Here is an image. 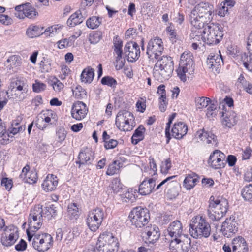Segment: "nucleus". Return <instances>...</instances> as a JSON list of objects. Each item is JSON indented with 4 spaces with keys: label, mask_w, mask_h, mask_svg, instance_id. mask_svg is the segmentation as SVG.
Here are the masks:
<instances>
[{
    "label": "nucleus",
    "mask_w": 252,
    "mask_h": 252,
    "mask_svg": "<svg viewBox=\"0 0 252 252\" xmlns=\"http://www.w3.org/2000/svg\"><path fill=\"white\" fill-rule=\"evenodd\" d=\"M15 15L19 19H24L26 17L30 19L33 18L38 15L35 9L29 3L18 5L15 7Z\"/></svg>",
    "instance_id": "nucleus-13"
},
{
    "label": "nucleus",
    "mask_w": 252,
    "mask_h": 252,
    "mask_svg": "<svg viewBox=\"0 0 252 252\" xmlns=\"http://www.w3.org/2000/svg\"><path fill=\"white\" fill-rule=\"evenodd\" d=\"M42 30L38 26L31 25L27 30L26 34L30 38L38 37L42 34Z\"/></svg>",
    "instance_id": "nucleus-41"
},
{
    "label": "nucleus",
    "mask_w": 252,
    "mask_h": 252,
    "mask_svg": "<svg viewBox=\"0 0 252 252\" xmlns=\"http://www.w3.org/2000/svg\"><path fill=\"white\" fill-rule=\"evenodd\" d=\"M45 217L43 209L39 205L35 206L30 212L28 219L29 229L31 232H36L41 226L43 218Z\"/></svg>",
    "instance_id": "nucleus-10"
},
{
    "label": "nucleus",
    "mask_w": 252,
    "mask_h": 252,
    "mask_svg": "<svg viewBox=\"0 0 252 252\" xmlns=\"http://www.w3.org/2000/svg\"><path fill=\"white\" fill-rule=\"evenodd\" d=\"M168 234L166 238L169 237L172 239L176 238H181L185 235L182 234L183 229L182 224L179 220H175L169 226L168 229Z\"/></svg>",
    "instance_id": "nucleus-23"
},
{
    "label": "nucleus",
    "mask_w": 252,
    "mask_h": 252,
    "mask_svg": "<svg viewBox=\"0 0 252 252\" xmlns=\"http://www.w3.org/2000/svg\"><path fill=\"white\" fill-rule=\"evenodd\" d=\"M188 131V127L183 122H178L174 125L171 129L172 136L176 139H181Z\"/></svg>",
    "instance_id": "nucleus-26"
},
{
    "label": "nucleus",
    "mask_w": 252,
    "mask_h": 252,
    "mask_svg": "<svg viewBox=\"0 0 252 252\" xmlns=\"http://www.w3.org/2000/svg\"><path fill=\"white\" fill-rule=\"evenodd\" d=\"M190 22L191 25L193 26L192 29V33L191 34V37L196 40H199L200 39L201 34L195 33V32L203 30L206 28V25L203 21H200V19L198 16L190 14Z\"/></svg>",
    "instance_id": "nucleus-22"
},
{
    "label": "nucleus",
    "mask_w": 252,
    "mask_h": 252,
    "mask_svg": "<svg viewBox=\"0 0 252 252\" xmlns=\"http://www.w3.org/2000/svg\"><path fill=\"white\" fill-rule=\"evenodd\" d=\"M180 184L177 181H171L167 183L166 193L168 198L170 199L175 198L179 192Z\"/></svg>",
    "instance_id": "nucleus-30"
},
{
    "label": "nucleus",
    "mask_w": 252,
    "mask_h": 252,
    "mask_svg": "<svg viewBox=\"0 0 252 252\" xmlns=\"http://www.w3.org/2000/svg\"><path fill=\"white\" fill-rule=\"evenodd\" d=\"M207 65L210 69H215L217 70L222 63H223L222 56L217 54L211 53L207 58Z\"/></svg>",
    "instance_id": "nucleus-25"
},
{
    "label": "nucleus",
    "mask_w": 252,
    "mask_h": 252,
    "mask_svg": "<svg viewBox=\"0 0 252 252\" xmlns=\"http://www.w3.org/2000/svg\"><path fill=\"white\" fill-rule=\"evenodd\" d=\"M56 92H60L64 87V85L55 76H51L48 81Z\"/></svg>",
    "instance_id": "nucleus-43"
},
{
    "label": "nucleus",
    "mask_w": 252,
    "mask_h": 252,
    "mask_svg": "<svg viewBox=\"0 0 252 252\" xmlns=\"http://www.w3.org/2000/svg\"><path fill=\"white\" fill-rule=\"evenodd\" d=\"M67 216L71 220H76L79 216L80 210L76 203H71L68 205Z\"/></svg>",
    "instance_id": "nucleus-35"
},
{
    "label": "nucleus",
    "mask_w": 252,
    "mask_h": 252,
    "mask_svg": "<svg viewBox=\"0 0 252 252\" xmlns=\"http://www.w3.org/2000/svg\"><path fill=\"white\" fill-rule=\"evenodd\" d=\"M176 116V113H173L170 115L168 119V122L167 123V126L165 128V135L167 138L166 143H168L171 139V134L170 132V125L172 124L173 120L174 119Z\"/></svg>",
    "instance_id": "nucleus-49"
},
{
    "label": "nucleus",
    "mask_w": 252,
    "mask_h": 252,
    "mask_svg": "<svg viewBox=\"0 0 252 252\" xmlns=\"http://www.w3.org/2000/svg\"><path fill=\"white\" fill-rule=\"evenodd\" d=\"M168 239L169 248L172 252H188L190 248L191 239L188 235H184L181 238H165Z\"/></svg>",
    "instance_id": "nucleus-11"
},
{
    "label": "nucleus",
    "mask_w": 252,
    "mask_h": 252,
    "mask_svg": "<svg viewBox=\"0 0 252 252\" xmlns=\"http://www.w3.org/2000/svg\"><path fill=\"white\" fill-rule=\"evenodd\" d=\"M134 117L131 112L126 110H121L116 116L115 125L121 131H131L134 126Z\"/></svg>",
    "instance_id": "nucleus-9"
},
{
    "label": "nucleus",
    "mask_w": 252,
    "mask_h": 252,
    "mask_svg": "<svg viewBox=\"0 0 252 252\" xmlns=\"http://www.w3.org/2000/svg\"><path fill=\"white\" fill-rule=\"evenodd\" d=\"M156 186V180L153 178L145 179L140 184L139 187V193L142 195H147L150 194L154 190Z\"/></svg>",
    "instance_id": "nucleus-24"
},
{
    "label": "nucleus",
    "mask_w": 252,
    "mask_h": 252,
    "mask_svg": "<svg viewBox=\"0 0 252 252\" xmlns=\"http://www.w3.org/2000/svg\"><path fill=\"white\" fill-rule=\"evenodd\" d=\"M9 89H11V92L14 93L16 97H18L19 99H23L27 92L24 82L20 80L12 81Z\"/></svg>",
    "instance_id": "nucleus-20"
},
{
    "label": "nucleus",
    "mask_w": 252,
    "mask_h": 252,
    "mask_svg": "<svg viewBox=\"0 0 252 252\" xmlns=\"http://www.w3.org/2000/svg\"><path fill=\"white\" fill-rule=\"evenodd\" d=\"M114 54L117 55L123 54V41L119 36H115L113 40Z\"/></svg>",
    "instance_id": "nucleus-39"
},
{
    "label": "nucleus",
    "mask_w": 252,
    "mask_h": 252,
    "mask_svg": "<svg viewBox=\"0 0 252 252\" xmlns=\"http://www.w3.org/2000/svg\"><path fill=\"white\" fill-rule=\"evenodd\" d=\"M122 166L123 163L120 161L114 160L111 164L109 165L106 174L109 176L117 174Z\"/></svg>",
    "instance_id": "nucleus-37"
},
{
    "label": "nucleus",
    "mask_w": 252,
    "mask_h": 252,
    "mask_svg": "<svg viewBox=\"0 0 252 252\" xmlns=\"http://www.w3.org/2000/svg\"><path fill=\"white\" fill-rule=\"evenodd\" d=\"M124 53L128 62H135L140 57L139 46L135 42H127L125 46Z\"/></svg>",
    "instance_id": "nucleus-14"
},
{
    "label": "nucleus",
    "mask_w": 252,
    "mask_h": 252,
    "mask_svg": "<svg viewBox=\"0 0 252 252\" xmlns=\"http://www.w3.org/2000/svg\"><path fill=\"white\" fill-rule=\"evenodd\" d=\"M12 180H8V178H3L1 181V185L5 187L6 189L9 190L12 187Z\"/></svg>",
    "instance_id": "nucleus-64"
},
{
    "label": "nucleus",
    "mask_w": 252,
    "mask_h": 252,
    "mask_svg": "<svg viewBox=\"0 0 252 252\" xmlns=\"http://www.w3.org/2000/svg\"><path fill=\"white\" fill-rule=\"evenodd\" d=\"M74 42V37H70L68 39L65 38L60 40L57 42L58 46L60 49H63L67 47L71 46Z\"/></svg>",
    "instance_id": "nucleus-46"
},
{
    "label": "nucleus",
    "mask_w": 252,
    "mask_h": 252,
    "mask_svg": "<svg viewBox=\"0 0 252 252\" xmlns=\"http://www.w3.org/2000/svg\"><path fill=\"white\" fill-rule=\"evenodd\" d=\"M118 145V142L116 140L110 139L104 142V147L106 149H113Z\"/></svg>",
    "instance_id": "nucleus-61"
},
{
    "label": "nucleus",
    "mask_w": 252,
    "mask_h": 252,
    "mask_svg": "<svg viewBox=\"0 0 252 252\" xmlns=\"http://www.w3.org/2000/svg\"><path fill=\"white\" fill-rule=\"evenodd\" d=\"M43 211L44 215L46 214L48 216L50 215L51 217H54L57 215L56 207L55 206V205L53 204L49 206V207H46Z\"/></svg>",
    "instance_id": "nucleus-59"
},
{
    "label": "nucleus",
    "mask_w": 252,
    "mask_h": 252,
    "mask_svg": "<svg viewBox=\"0 0 252 252\" xmlns=\"http://www.w3.org/2000/svg\"><path fill=\"white\" fill-rule=\"evenodd\" d=\"M163 42L159 37L151 39L147 47L146 54L150 60L158 59L163 51Z\"/></svg>",
    "instance_id": "nucleus-12"
},
{
    "label": "nucleus",
    "mask_w": 252,
    "mask_h": 252,
    "mask_svg": "<svg viewBox=\"0 0 252 252\" xmlns=\"http://www.w3.org/2000/svg\"><path fill=\"white\" fill-rule=\"evenodd\" d=\"M41 65H42V72H49L51 71V63L49 61L45 60L44 61H41L40 65L41 66Z\"/></svg>",
    "instance_id": "nucleus-62"
},
{
    "label": "nucleus",
    "mask_w": 252,
    "mask_h": 252,
    "mask_svg": "<svg viewBox=\"0 0 252 252\" xmlns=\"http://www.w3.org/2000/svg\"><path fill=\"white\" fill-rule=\"evenodd\" d=\"M86 222L90 229L92 231H96L100 227L101 222L94 220L91 218H87Z\"/></svg>",
    "instance_id": "nucleus-48"
},
{
    "label": "nucleus",
    "mask_w": 252,
    "mask_h": 252,
    "mask_svg": "<svg viewBox=\"0 0 252 252\" xmlns=\"http://www.w3.org/2000/svg\"><path fill=\"white\" fill-rule=\"evenodd\" d=\"M208 106L206 112L207 117L209 118L215 117L218 111L217 101L215 100H212Z\"/></svg>",
    "instance_id": "nucleus-40"
},
{
    "label": "nucleus",
    "mask_w": 252,
    "mask_h": 252,
    "mask_svg": "<svg viewBox=\"0 0 252 252\" xmlns=\"http://www.w3.org/2000/svg\"><path fill=\"white\" fill-rule=\"evenodd\" d=\"M228 202L224 198H215L210 197L207 209V215L212 221H219L226 213L228 209Z\"/></svg>",
    "instance_id": "nucleus-2"
},
{
    "label": "nucleus",
    "mask_w": 252,
    "mask_h": 252,
    "mask_svg": "<svg viewBox=\"0 0 252 252\" xmlns=\"http://www.w3.org/2000/svg\"><path fill=\"white\" fill-rule=\"evenodd\" d=\"M88 112L86 104L82 101H77L73 103L71 113L72 117L76 120H81L84 119Z\"/></svg>",
    "instance_id": "nucleus-19"
},
{
    "label": "nucleus",
    "mask_w": 252,
    "mask_h": 252,
    "mask_svg": "<svg viewBox=\"0 0 252 252\" xmlns=\"http://www.w3.org/2000/svg\"><path fill=\"white\" fill-rule=\"evenodd\" d=\"M189 233L196 239L208 238L211 234V226L205 218L197 216L192 219L190 224Z\"/></svg>",
    "instance_id": "nucleus-5"
},
{
    "label": "nucleus",
    "mask_w": 252,
    "mask_h": 252,
    "mask_svg": "<svg viewBox=\"0 0 252 252\" xmlns=\"http://www.w3.org/2000/svg\"><path fill=\"white\" fill-rule=\"evenodd\" d=\"M199 176L196 173L191 172L186 175L183 182V186L187 190H190L199 182Z\"/></svg>",
    "instance_id": "nucleus-31"
},
{
    "label": "nucleus",
    "mask_w": 252,
    "mask_h": 252,
    "mask_svg": "<svg viewBox=\"0 0 252 252\" xmlns=\"http://www.w3.org/2000/svg\"><path fill=\"white\" fill-rule=\"evenodd\" d=\"M37 174L34 172L30 173V176L24 177L22 180L24 182L32 184L37 181Z\"/></svg>",
    "instance_id": "nucleus-55"
},
{
    "label": "nucleus",
    "mask_w": 252,
    "mask_h": 252,
    "mask_svg": "<svg viewBox=\"0 0 252 252\" xmlns=\"http://www.w3.org/2000/svg\"><path fill=\"white\" fill-rule=\"evenodd\" d=\"M238 231V224L235 217L232 216L226 219L222 223L221 232L227 237L231 236Z\"/></svg>",
    "instance_id": "nucleus-16"
},
{
    "label": "nucleus",
    "mask_w": 252,
    "mask_h": 252,
    "mask_svg": "<svg viewBox=\"0 0 252 252\" xmlns=\"http://www.w3.org/2000/svg\"><path fill=\"white\" fill-rule=\"evenodd\" d=\"M94 77V69L90 66L84 68L80 75V79L82 82L91 83Z\"/></svg>",
    "instance_id": "nucleus-32"
},
{
    "label": "nucleus",
    "mask_w": 252,
    "mask_h": 252,
    "mask_svg": "<svg viewBox=\"0 0 252 252\" xmlns=\"http://www.w3.org/2000/svg\"><path fill=\"white\" fill-rule=\"evenodd\" d=\"M27 244L26 242L23 239H21L19 243L15 246V249L18 252H22L27 248Z\"/></svg>",
    "instance_id": "nucleus-60"
},
{
    "label": "nucleus",
    "mask_w": 252,
    "mask_h": 252,
    "mask_svg": "<svg viewBox=\"0 0 252 252\" xmlns=\"http://www.w3.org/2000/svg\"><path fill=\"white\" fill-rule=\"evenodd\" d=\"M84 18L83 17L80 11L76 12L72 14L68 19L67 24L70 27H74L78 24H81L84 20Z\"/></svg>",
    "instance_id": "nucleus-36"
},
{
    "label": "nucleus",
    "mask_w": 252,
    "mask_h": 252,
    "mask_svg": "<svg viewBox=\"0 0 252 252\" xmlns=\"http://www.w3.org/2000/svg\"><path fill=\"white\" fill-rule=\"evenodd\" d=\"M56 135L60 142H63L66 137V131L63 128H60L57 131Z\"/></svg>",
    "instance_id": "nucleus-58"
},
{
    "label": "nucleus",
    "mask_w": 252,
    "mask_h": 252,
    "mask_svg": "<svg viewBox=\"0 0 252 252\" xmlns=\"http://www.w3.org/2000/svg\"><path fill=\"white\" fill-rule=\"evenodd\" d=\"M73 94L77 99H82L87 95L86 91L80 86H77L72 89Z\"/></svg>",
    "instance_id": "nucleus-47"
},
{
    "label": "nucleus",
    "mask_w": 252,
    "mask_h": 252,
    "mask_svg": "<svg viewBox=\"0 0 252 252\" xmlns=\"http://www.w3.org/2000/svg\"><path fill=\"white\" fill-rule=\"evenodd\" d=\"M236 114L234 112H228L226 113L222 123L223 125L230 128L236 124Z\"/></svg>",
    "instance_id": "nucleus-38"
},
{
    "label": "nucleus",
    "mask_w": 252,
    "mask_h": 252,
    "mask_svg": "<svg viewBox=\"0 0 252 252\" xmlns=\"http://www.w3.org/2000/svg\"><path fill=\"white\" fill-rule=\"evenodd\" d=\"M145 131V128L142 125H140L134 131L133 134V137L136 138H139L141 139H143L144 135L143 134Z\"/></svg>",
    "instance_id": "nucleus-56"
},
{
    "label": "nucleus",
    "mask_w": 252,
    "mask_h": 252,
    "mask_svg": "<svg viewBox=\"0 0 252 252\" xmlns=\"http://www.w3.org/2000/svg\"><path fill=\"white\" fill-rule=\"evenodd\" d=\"M131 225L136 228H141L148 224L150 219L148 209L140 206L133 208L129 215Z\"/></svg>",
    "instance_id": "nucleus-8"
},
{
    "label": "nucleus",
    "mask_w": 252,
    "mask_h": 252,
    "mask_svg": "<svg viewBox=\"0 0 252 252\" xmlns=\"http://www.w3.org/2000/svg\"><path fill=\"white\" fill-rule=\"evenodd\" d=\"M0 22L8 25L11 24V19L7 15L0 14Z\"/></svg>",
    "instance_id": "nucleus-63"
},
{
    "label": "nucleus",
    "mask_w": 252,
    "mask_h": 252,
    "mask_svg": "<svg viewBox=\"0 0 252 252\" xmlns=\"http://www.w3.org/2000/svg\"><path fill=\"white\" fill-rule=\"evenodd\" d=\"M94 216L98 218V220L103 221L104 218V212L103 210L101 208H96L91 211Z\"/></svg>",
    "instance_id": "nucleus-57"
},
{
    "label": "nucleus",
    "mask_w": 252,
    "mask_h": 252,
    "mask_svg": "<svg viewBox=\"0 0 252 252\" xmlns=\"http://www.w3.org/2000/svg\"><path fill=\"white\" fill-rule=\"evenodd\" d=\"M213 6L209 5L208 3L201 2L196 5L191 11V14L198 16L199 19L205 17L210 20L212 18L211 16L213 10Z\"/></svg>",
    "instance_id": "nucleus-15"
},
{
    "label": "nucleus",
    "mask_w": 252,
    "mask_h": 252,
    "mask_svg": "<svg viewBox=\"0 0 252 252\" xmlns=\"http://www.w3.org/2000/svg\"><path fill=\"white\" fill-rule=\"evenodd\" d=\"M96 245L99 252H117L119 248L117 238L110 232L100 234Z\"/></svg>",
    "instance_id": "nucleus-7"
},
{
    "label": "nucleus",
    "mask_w": 252,
    "mask_h": 252,
    "mask_svg": "<svg viewBox=\"0 0 252 252\" xmlns=\"http://www.w3.org/2000/svg\"><path fill=\"white\" fill-rule=\"evenodd\" d=\"M101 38V33L99 32H94L90 34L89 40L91 44H95L97 43Z\"/></svg>",
    "instance_id": "nucleus-52"
},
{
    "label": "nucleus",
    "mask_w": 252,
    "mask_h": 252,
    "mask_svg": "<svg viewBox=\"0 0 252 252\" xmlns=\"http://www.w3.org/2000/svg\"><path fill=\"white\" fill-rule=\"evenodd\" d=\"M26 233L28 241L32 242L33 248L38 252H45L53 245V238L48 233H36L31 232L29 229H27Z\"/></svg>",
    "instance_id": "nucleus-3"
},
{
    "label": "nucleus",
    "mask_w": 252,
    "mask_h": 252,
    "mask_svg": "<svg viewBox=\"0 0 252 252\" xmlns=\"http://www.w3.org/2000/svg\"><path fill=\"white\" fill-rule=\"evenodd\" d=\"M125 59L122 57V55H117L115 57V61L114 65L116 70H119L123 68L125 65Z\"/></svg>",
    "instance_id": "nucleus-51"
},
{
    "label": "nucleus",
    "mask_w": 252,
    "mask_h": 252,
    "mask_svg": "<svg viewBox=\"0 0 252 252\" xmlns=\"http://www.w3.org/2000/svg\"><path fill=\"white\" fill-rule=\"evenodd\" d=\"M233 252H248L249 248L246 240L241 236L234 238L232 242Z\"/></svg>",
    "instance_id": "nucleus-27"
},
{
    "label": "nucleus",
    "mask_w": 252,
    "mask_h": 252,
    "mask_svg": "<svg viewBox=\"0 0 252 252\" xmlns=\"http://www.w3.org/2000/svg\"><path fill=\"white\" fill-rule=\"evenodd\" d=\"M247 48L250 54L248 57V55L244 54L242 56V61L243 63L244 66L248 69H252V44L247 42Z\"/></svg>",
    "instance_id": "nucleus-33"
},
{
    "label": "nucleus",
    "mask_w": 252,
    "mask_h": 252,
    "mask_svg": "<svg viewBox=\"0 0 252 252\" xmlns=\"http://www.w3.org/2000/svg\"><path fill=\"white\" fill-rule=\"evenodd\" d=\"M241 195L245 200L252 201V184L245 186L242 189Z\"/></svg>",
    "instance_id": "nucleus-42"
},
{
    "label": "nucleus",
    "mask_w": 252,
    "mask_h": 252,
    "mask_svg": "<svg viewBox=\"0 0 252 252\" xmlns=\"http://www.w3.org/2000/svg\"><path fill=\"white\" fill-rule=\"evenodd\" d=\"M194 71L192 54L189 51H185L180 57L179 68L177 70L178 76L182 81L185 82L187 80L186 74H192Z\"/></svg>",
    "instance_id": "nucleus-6"
},
{
    "label": "nucleus",
    "mask_w": 252,
    "mask_h": 252,
    "mask_svg": "<svg viewBox=\"0 0 252 252\" xmlns=\"http://www.w3.org/2000/svg\"><path fill=\"white\" fill-rule=\"evenodd\" d=\"M8 232H4L1 237V242L2 244L6 247H9L13 245L16 241V236L14 233H10L9 234Z\"/></svg>",
    "instance_id": "nucleus-34"
},
{
    "label": "nucleus",
    "mask_w": 252,
    "mask_h": 252,
    "mask_svg": "<svg viewBox=\"0 0 252 252\" xmlns=\"http://www.w3.org/2000/svg\"><path fill=\"white\" fill-rule=\"evenodd\" d=\"M220 28V25L219 24H207L203 30L195 32V33L201 34L200 38L205 43L209 45H215L220 42L223 36Z\"/></svg>",
    "instance_id": "nucleus-4"
},
{
    "label": "nucleus",
    "mask_w": 252,
    "mask_h": 252,
    "mask_svg": "<svg viewBox=\"0 0 252 252\" xmlns=\"http://www.w3.org/2000/svg\"><path fill=\"white\" fill-rule=\"evenodd\" d=\"M144 236L145 243L147 244H154L158 241L160 236V233L158 227L156 225L150 224L145 228Z\"/></svg>",
    "instance_id": "nucleus-18"
},
{
    "label": "nucleus",
    "mask_w": 252,
    "mask_h": 252,
    "mask_svg": "<svg viewBox=\"0 0 252 252\" xmlns=\"http://www.w3.org/2000/svg\"><path fill=\"white\" fill-rule=\"evenodd\" d=\"M57 177L53 175L49 174L42 184V187L46 192L54 190L58 185Z\"/></svg>",
    "instance_id": "nucleus-28"
},
{
    "label": "nucleus",
    "mask_w": 252,
    "mask_h": 252,
    "mask_svg": "<svg viewBox=\"0 0 252 252\" xmlns=\"http://www.w3.org/2000/svg\"><path fill=\"white\" fill-rule=\"evenodd\" d=\"M225 155L219 150H215L211 154L208 160L211 166L215 169L224 168L226 164Z\"/></svg>",
    "instance_id": "nucleus-17"
},
{
    "label": "nucleus",
    "mask_w": 252,
    "mask_h": 252,
    "mask_svg": "<svg viewBox=\"0 0 252 252\" xmlns=\"http://www.w3.org/2000/svg\"><path fill=\"white\" fill-rule=\"evenodd\" d=\"M196 136L201 141L206 140V143L208 144H212L215 145H217V137L211 132L205 131L203 129L197 131L196 133Z\"/></svg>",
    "instance_id": "nucleus-29"
},
{
    "label": "nucleus",
    "mask_w": 252,
    "mask_h": 252,
    "mask_svg": "<svg viewBox=\"0 0 252 252\" xmlns=\"http://www.w3.org/2000/svg\"><path fill=\"white\" fill-rule=\"evenodd\" d=\"M78 159L76 162L79 164V168L81 165H91L94 159V152L88 148L82 149L79 152Z\"/></svg>",
    "instance_id": "nucleus-21"
},
{
    "label": "nucleus",
    "mask_w": 252,
    "mask_h": 252,
    "mask_svg": "<svg viewBox=\"0 0 252 252\" xmlns=\"http://www.w3.org/2000/svg\"><path fill=\"white\" fill-rule=\"evenodd\" d=\"M46 85L44 83L40 82L37 80H36L35 83L32 85L33 91L36 93H39L44 91L46 89Z\"/></svg>",
    "instance_id": "nucleus-53"
},
{
    "label": "nucleus",
    "mask_w": 252,
    "mask_h": 252,
    "mask_svg": "<svg viewBox=\"0 0 252 252\" xmlns=\"http://www.w3.org/2000/svg\"><path fill=\"white\" fill-rule=\"evenodd\" d=\"M101 83L103 85H107L112 88H115L117 85V82L113 77L106 76L103 77L101 80Z\"/></svg>",
    "instance_id": "nucleus-45"
},
{
    "label": "nucleus",
    "mask_w": 252,
    "mask_h": 252,
    "mask_svg": "<svg viewBox=\"0 0 252 252\" xmlns=\"http://www.w3.org/2000/svg\"><path fill=\"white\" fill-rule=\"evenodd\" d=\"M154 66V76L158 81L163 82L168 80L174 70V62L172 58L168 56L159 57Z\"/></svg>",
    "instance_id": "nucleus-1"
},
{
    "label": "nucleus",
    "mask_w": 252,
    "mask_h": 252,
    "mask_svg": "<svg viewBox=\"0 0 252 252\" xmlns=\"http://www.w3.org/2000/svg\"><path fill=\"white\" fill-rule=\"evenodd\" d=\"M212 100L206 97H199L196 100L198 108L201 109L207 107Z\"/></svg>",
    "instance_id": "nucleus-50"
},
{
    "label": "nucleus",
    "mask_w": 252,
    "mask_h": 252,
    "mask_svg": "<svg viewBox=\"0 0 252 252\" xmlns=\"http://www.w3.org/2000/svg\"><path fill=\"white\" fill-rule=\"evenodd\" d=\"M100 23L101 20L99 17L96 16H93L86 21L87 26L91 29L97 28Z\"/></svg>",
    "instance_id": "nucleus-44"
},
{
    "label": "nucleus",
    "mask_w": 252,
    "mask_h": 252,
    "mask_svg": "<svg viewBox=\"0 0 252 252\" xmlns=\"http://www.w3.org/2000/svg\"><path fill=\"white\" fill-rule=\"evenodd\" d=\"M111 188L114 192H119L120 189H122V185L120 182V180L118 178L114 179L112 181Z\"/></svg>",
    "instance_id": "nucleus-54"
}]
</instances>
